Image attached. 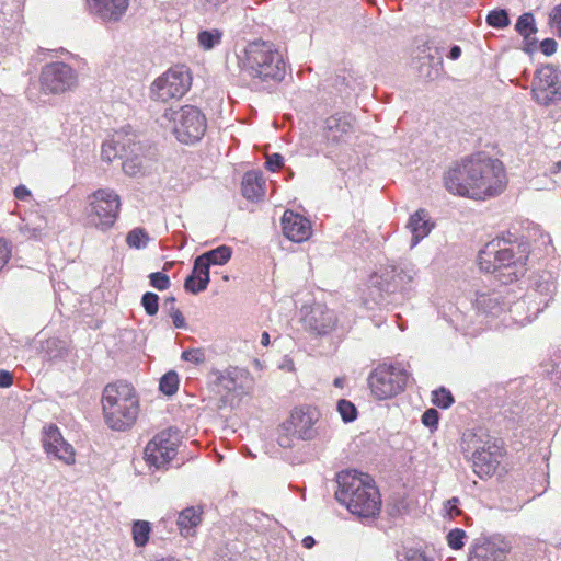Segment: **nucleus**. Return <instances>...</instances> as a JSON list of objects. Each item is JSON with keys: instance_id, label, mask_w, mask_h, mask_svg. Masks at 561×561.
<instances>
[{"instance_id": "nucleus-1", "label": "nucleus", "mask_w": 561, "mask_h": 561, "mask_svg": "<svg viewBox=\"0 0 561 561\" xmlns=\"http://www.w3.org/2000/svg\"><path fill=\"white\" fill-rule=\"evenodd\" d=\"M336 500L346 506L353 515L370 518L381 510V495L374 479L356 470H346L337 474Z\"/></svg>"}, {"instance_id": "nucleus-2", "label": "nucleus", "mask_w": 561, "mask_h": 561, "mask_svg": "<svg viewBox=\"0 0 561 561\" xmlns=\"http://www.w3.org/2000/svg\"><path fill=\"white\" fill-rule=\"evenodd\" d=\"M101 403L103 420L108 428L125 432L136 424L140 402L131 383L125 381L107 383L102 391Z\"/></svg>"}, {"instance_id": "nucleus-3", "label": "nucleus", "mask_w": 561, "mask_h": 561, "mask_svg": "<svg viewBox=\"0 0 561 561\" xmlns=\"http://www.w3.org/2000/svg\"><path fill=\"white\" fill-rule=\"evenodd\" d=\"M239 68L261 82H279L286 75V61L276 46L266 41L250 42L238 55Z\"/></svg>"}, {"instance_id": "nucleus-4", "label": "nucleus", "mask_w": 561, "mask_h": 561, "mask_svg": "<svg viewBox=\"0 0 561 561\" xmlns=\"http://www.w3.org/2000/svg\"><path fill=\"white\" fill-rule=\"evenodd\" d=\"M489 170V161L477 154L449 169L444 176L445 186L453 194L485 199L491 193V184L485 179Z\"/></svg>"}, {"instance_id": "nucleus-5", "label": "nucleus", "mask_w": 561, "mask_h": 561, "mask_svg": "<svg viewBox=\"0 0 561 561\" xmlns=\"http://www.w3.org/2000/svg\"><path fill=\"white\" fill-rule=\"evenodd\" d=\"M493 280L502 284L514 282L525 272L528 259V245L519 242L517 238L508 233V237L493 239Z\"/></svg>"}, {"instance_id": "nucleus-6", "label": "nucleus", "mask_w": 561, "mask_h": 561, "mask_svg": "<svg viewBox=\"0 0 561 561\" xmlns=\"http://www.w3.org/2000/svg\"><path fill=\"white\" fill-rule=\"evenodd\" d=\"M320 413L311 405L296 407L289 417L278 427L277 443L283 448L293 446L294 438L309 440L316 436L314 425Z\"/></svg>"}, {"instance_id": "nucleus-7", "label": "nucleus", "mask_w": 561, "mask_h": 561, "mask_svg": "<svg viewBox=\"0 0 561 561\" xmlns=\"http://www.w3.org/2000/svg\"><path fill=\"white\" fill-rule=\"evenodd\" d=\"M164 116L172 123L175 138L183 144H195L206 133L207 121L204 113L194 105H184L178 110H167Z\"/></svg>"}, {"instance_id": "nucleus-8", "label": "nucleus", "mask_w": 561, "mask_h": 561, "mask_svg": "<svg viewBox=\"0 0 561 561\" xmlns=\"http://www.w3.org/2000/svg\"><path fill=\"white\" fill-rule=\"evenodd\" d=\"M122 208L121 196L112 188H99L88 195V216L102 231L114 227Z\"/></svg>"}, {"instance_id": "nucleus-9", "label": "nucleus", "mask_w": 561, "mask_h": 561, "mask_svg": "<svg viewBox=\"0 0 561 561\" xmlns=\"http://www.w3.org/2000/svg\"><path fill=\"white\" fill-rule=\"evenodd\" d=\"M192 80L188 67L175 65L153 80L150 85V96L163 103L180 100L191 89Z\"/></svg>"}, {"instance_id": "nucleus-10", "label": "nucleus", "mask_w": 561, "mask_h": 561, "mask_svg": "<svg viewBox=\"0 0 561 561\" xmlns=\"http://www.w3.org/2000/svg\"><path fill=\"white\" fill-rule=\"evenodd\" d=\"M367 381L376 400H388L404 390L408 374L398 366L380 364L369 374Z\"/></svg>"}, {"instance_id": "nucleus-11", "label": "nucleus", "mask_w": 561, "mask_h": 561, "mask_svg": "<svg viewBox=\"0 0 561 561\" xmlns=\"http://www.w3.org/2000/svg\"><path fill=\"white\" fill-rule=\"evenodd\" d=\"M466 456H470L472 468L481 479L491 477V445L486 428L468 430L462 434L460 443Z\"/></svg>"}, {"instance_id": "nucleus-12", "label": "nucleus", "mask_w": 561, "mask_h": 561, "mask_svg": "<svg viewBox=\"0 0 561 561\" xmlns=\"http://www.w3.org/2000/svg\"><path fill=\"white\" fill-rule=\"evenodd\" d=\"M180 437L178 432L164 430L150 439L144 450V459L149 467L165 468L176 456Z\"/></svg>"}, {"instance_id": "nucleus-13", "label": "nucleus", "mask_w": 561, "mask_h": 561, "mask_svg": "<svg viewBox=\"0 0 561 561\" xmlns=\"http://www.w3.org/2000/svg\"><path fill=\"white\" fill-rule=\"evenodd\" d=\"M531 92L535 101L543 106L560 101L561 72L552 65L541 67L536 72Z\"/></svg>"}, {"instance_id": "nucleus-14", "label": "nucleus", "mask_w": 561, "mask_h": 561, "mask_svg": "<svg viewBox=\"0 0 561 561\" xmlns=\"http://www.w3.org/2000/svg\"><path fill=\"white\" fill-rule=\"evenodd\" d=\"M39 81L44 92L58 94L75 88L78 79L68 64L55 61L43 67Z\"/></svg>"}, {"instance_id": "nucleus-15", "label": "nucleus", "mask_w": 561, "mask_h": 561, "mask_svg": "<svg viewBox=\"0 0 561 561\" xmlns=\"http://www.w3.org/2000/svg\"><path fill=\"white\" fill-rule=\"evenodd\" d=\"M42 444L45 453L53 456L65 465L71 466L76 462L75 448L64 438L60 430L55 424L44 426Z\"/></svg>"}, {"instance_id": "nucleus-16", "label": "nucleus", "mask_w": 561, "mask_h": 561, "mask_svg": "<svg viewBox=\"0 0 561 561\" xmlns=\"http://www.w3.org/2000/svg\"><path fill=\"white\" fill-rule=\"evenodd\" d=\"M304 324L307 330L317 334L325 335L332 332L337 324L335 312L327 306L316 304L310 307L309 311L304 316Z\"/></svg>"}, {"instance_id": "nucleus-17", "label": "nucleus", "mask_w": 561, "mask_h": 561, "mask_svg": "<svg viewBox=\"0 0 561 561\" xmlns=\"http://www.w3.org/2000/svg\"><path fill=\"white\" fill-rule=\"evenodd\" d=\"M355 117L351 114H335L325 119L323 136L328 145H339L354 131Z\"/></svg>"}, {"instance_id": "nucleus-18", "label": "nucleus", "mask_w": 561, "mask_h": 561, "mask_svg": "<svg viewBox=\"0 0 561 561\" xmlns=\"http://www.w3.org/2000/svg\"><path fill=\"white\" fill-rule=\"evenodd\" d=\"M284 236L294 242L307 241L312 234L311 222L300 214L286 210L282 217Z\"/></svg>"}, {"instance_id": "nucleus-19", "label": "nucleus", "mask_w": 561, "mask_h": 561, "mask_svg": "<svg viewBox=\"0 0 561 561\" xmlns=\"http://www.w3.org/2000/svg\"><path fill=\"white\" fill-rule=\"evenodd\" d=\"M94 13L105 22H117L128 8V0H90Z\"/></svg>"}, {"instance_id": "nucleus-20", "label": "nucleus", "mask_w": 561, "mask_h": 561, "mask_svg": "<svg viewBox=\"0 0 561 561\" xmlns=\"http://www.w3.org/2000/svg\"><path fill=\"white\" fill-rule=\"evenodd\" d=\"M241 192L244 198L255 202L265 195V180L261 172L249 171L243 175Z\"/></svg>"}, {"instance_id": "nucleus-21", "label": "nucleus", "mask_w": 561, "mask_h": 561, "mask_svg": "<svg viewBox=\"0 0 561 561\" xmlns=\"http://www.w3.org/2000/svg\"><path fill=\"white\" fill-rule=\"evenodd\" d=\"M434 224L427 219L425 209L416 210L409 219L408 228L412 233V247L416 245L420 240L425 238L433 229Z\"/></svg>"}, {"instance_id": "nucleus-22", "label": "nucleus", "mask_w": 561, "mask_h": 561, "mask_svg": "<svg viewBox=\"0 0 561 561\" xmlns=\"http://www.w3.org/2000/svg\"><path fill=\"white\" fill-rule=\"evenodd\" d=\"M203 511L199 507L184 508L178 517V526L181 534L188 535L191 529L195 528L202 522Z\"/></svg>"}, {"instance_id": "nucleus-23", "label": "nucleus", "mask_w": 561, "mask_h": 561, "mask_svg": "<svg viewBox=\"0 0 561 561\" xmlns=\"http://www.w3.org/2000/svg\"><path fill=\"white\" fill-rule=\"evenodd\" d=\"M151 525L147 520H135L131 526L133 541L136 547H145L150 537Z\"/></svg>"}, {"instance_id": "nucleus-24", "label": "nucleus", "mask_w": 561, "mask_h": 561, "mask_svg": "<svg viewBox=\"0 0 561 561\" xmlns=\"http://www.w3.org/2000/svg\"><path fill=\"white\" fill-rule=\"evenodd\" d=\"M202 255L210 265H224L231 259L232 250L228 245H220Z\"/></svg>"}, {"instance_id": "nucleus-25", "label": "nucleus", "mask_w": 561, "mask_h": 561, "mask_svg": "<svg viewBox=\"0 0 561 561\" xmlns=\"http://www.w3.org/2000/svg\"><path fill=\"white\" fill-rule=\"evenodd\" d=\"M469 561H491V541L486 538L477 540L470 550Z\"/></svg>"}, {"instance_id": "nucleus-26", "label": "nucleus", "mask_w": 561, "mask_h": 561, "mask_svg": "<svg viewBox=\"0 0 561 561\" xmlns=\"http://www.w3.org/2000/svg\"><path fill=\"white\" fill-rule=\"evenodd\" d=\"M222 38V32L218 28H213L210 31H202L197 35L198 44L205 50H209L214 48L216 45L220 44Z\"/></svg>"}, {"instance_id": "nucleus-27", "label": "nucleus", "mask_w": 561, "mask_h": 561, "mask_svg": "<svg viewBox=\"0 0 561 561\" xmlns=\"http://www.w3.org/2000/svg\"><path fill=\"white\" fill-rule=\"evenodd\" d=\"M507 185V176L504 165L499 160H493V195L504 192Z\"/></svg>"}, {"instance_id": "nucleus-28", "label": "nucleus", "mask_w": 561, "mask_h": 561, "mask_svg": "<svg viewBox=\"0 0 561 561\" xmlns=\"http://www.w3.org/2000/svg\"><path fill=\"white\" fill-rule=\"evenodd\" d=\"M209 266L210 264L199 255L195 259L192 276L199 278L202 286L199 288H207L209 283Z\"/></svg>"}, {"instance_id": "nucleus-29", "label": "nucleus", "mask_w": 561, "mask_h": 561, "mask_svg": "<svg viewBox=\"0 0 561 561\" xmlns=\"http://www.w3.org/2000/svg\"><path fill=\"white\" fill-rule=\"evenodd\" d=\"M516 31L524 37H528L531 34L537 32V27L535 25V18L531 13H524L517 20L515 25Z\"/></svg>"}, {"instance_id": "nucleus-30", "label": "nucleus", "mask_w": 561, "mask_h": 561, "mask_svg": "<svg viewBox=\"0 0 561 561\" xmlns=\"http://www.w3.org/2000/svg\"><path fill=\"white\" fill-rule=\"evenodd\" d=\"M149 241V236L144 228H135L127 233L126 243L130 248H145Z\"/></svg>"}, {"instance_id": "nucleus-31", "label": "nucleus", "mask_w": 561, "mask_h": 561, "mask_svg": "<svg viewBox=\"0 0 561 561\" xmlns=\"http://www.w3.org/2000/svg\"><path fill=\"white\" fill-rule=\"evenodd\" d=\"M215 385L227 392H233L237 389V379L230 370L217 371Z\"/></svg>"}, {"instance_id": "nucleus-32", "label": "nucleus", "mask_w": 561, "mask_h": 561, "mask_svg": "<svg viewBox=\"0 0 561 561\" xmlns=\"http://www.w3.org/2000/svg\"><path fill=\"white\" fill-rule=\"evenodd\" d=\"M511 542L504 537L493 536V561H504L511 550Z\"/></svg>"}, {"instance_id": "nucleus-33", "label": "nucleus", "mask_w": 561, "mask_h": 561, "mask_svg": "<svg viewBox=\"0 0 561 561\" xmlns=\"http://www.w3.org/2000/svg\"><path fill=\"white\" fill-rule=\"evenodd\" d=\"M493 463L496 462L497 465H493V473H496L500 478L503 477L505 473L508 472V463L502 465V459L505 456V453L503 451L502 446L497 444V442H493Z\"/></svg>"}, {"instance_id": "nucleus-34", "label": "nucleus", "mask_w": 561, "mask_h": 561, "mask_svg": "<svg viewBox=\"0 0 561 561\" xmlns=\"http://www.w3.org/2000/svg\"><path fill=\"white\" fill-rule=\"evenodd\" d=\"M454 401L451 392L445 388H439L432 392V402L440 409L449 408Z\"/></svg>"}, {"instance_id": "nucleus-35", "label": "nucleus", "mask_w": 561, "mask_h": 561, "mask_svg": "<svg viewBox=\"0 0 561 561\" xmlns=\"http://www.w3.org/2000/svg\"><path fill=\"white\" fill-rule=\"evenodd\" d=\"M179 388V377L176 373L169 371L160 380V390L168 394H174Z\"/></svg>"}, {"instance_id": "nucleus-36", "label": "nucleus", "mask_w": 561, "mask_h": 561, "mask_svg": "<svg viewBox=\"0 0 561 561\" xmlns=\"http://www.w3.org/2000/svg\"><path fill=\"white\" fill-rule=\"evenodd\" d=\"M164 306L169 310V316L171 317L173 324L175 328H185V318L180 309L175 307V298L170 297L165 300Z\"/></svg>"}, {"instance_id": "nucleus-37", "label": "nucleus", "mask_w": 561, "mask_h": 561, "mask_svg": "<svg viewBox=\"0 0 561 561\" xmlns=\"http://www.w3.org/2000/svg\"><path fill=\"white\" fill-rule=\"evenodd\" d=\"M337 411L344 422H352L357 416L356 407L348 400L341 399L337 402Z\"/></svg>"}, {"instance_id": "nucleus-38", "label": "nucleus", "mask_w": 561, "mask_h": 561, "mask_svg": "<svg viewBox=\"0 0 561 561\" xmlns=\"http://www.w3.org/2000/svg\"><path fill=\"white\" fill-rule=\"evenodd\" d=\"M141 305L147 314L154 316L159 310V296L154 293L147 291L141 298Z\"/></svg>"}, {"instance_id": "nucleus-39", "label": "nucleus", "mask_w": 561, "mask_h": 561, "mask_svg": "<svg viewBox=\"0 0 561 561\" xmlns=\"http://www.w3.org/2000/svg\"><path fill=\"white\" fill-rule=\"evenodd\" d=\"M181 358L194 365H201L206 360V355L204 348L197 347L184 351Z\"/></svg>"}, {"instance_id": "nucleus-40", "label": "nucleus", "mask_w": 561, "mask_h": 561, "mask_svg": "<svg viewBox=\"0 0 561 561\" xmlns=\"http://www.w3.org/2000/svg\"><path fill=\"white\" fill-rule=\"evenodd\" d=\"M123 170L127 175L135 176L142 171V162L138 157L127 158L123 161Z\"/></svg>"}, {"instance_id": "nucleus-41", "label": "nucleus", "mask_w": 561, "mask_h": 561, "mask_svg": "<svg viewBox=\"0 0 561 561\" xmlns=\"http://www.w3.org/2000/svg\"><path fill=\"white\" fill-rule=\"evenodd\" d=\"M466 537L465 530L455 528L447 535V542L451 549L458 550L463 547V539Z\"/></svg>"}, {"instance_id": "nucleus-42", "label": "nucleus", "mask_w": 561, "mask_h": 561, "mask_svg": "<svg viewBox=\"0 0 561 561\" xmlns=\"http://www.w3.org/2000/svg\"><path fill=\"white\" fill-rule=\"evenodd\" d=\"M150 285L158 290H165L170 287V278L167 274L154 272L149 275Z\"/></svg>"}, {"instance_id": "nucleus-43", "label": "nucleus", "mask_w": 561, "mask_h": 561, "mask_svg": "<svg viewBox=\"0 0 561 561\" xmlns=\"http://www.w3.org/2000/svg\"><path fill=\"white\" fill-rule=\"evenodd\" d=\"M117 144H118V141H115V140L107 141V142L103 144L102 151H101V156H102L103 160L112 161L113 159H115L117 157L122 158V156L118 154V152H117V148H116Z\"/></svg>"}, {"instance_id": "nucleus-44", "label": "nucleus", "mask_w": 561, "mask_h": 561, "mask_svg": "<svg viewBox=\"0 0 561 561\" xmlns=\"http://www.w3.org/2000/svg\"><path fill=\"white\" fill-rule=\"evenodd\" d=\"M477 263L480 271L489 272L491 267V253L488 251V244L484 245L478 253Z\"/></svg>"}, {"instance_id": "nucleus-45", "label": "nucleus", "mask_w": 561, "mask_h": 561, "mask_svg": "<svg viewBox=\"0 0 561 561\" xmlns=\"http://www.w3.org/2000/svg\"><path fill=\"white\" fill-rule=\"evenodd\" d=\"M11 253L10 243L4 238H0V271L8 264Z\"/></svg>"}, {"instance_id": "nucleus-46", "label": "nucleus", "mask_w": 561, "mask_h": 561, "mask_svg": "<svg viewBox=\"0 0 561 561\" xmlns=\"http://www.w3.org/2000/svg\"><path fill=\"white\" fill-rule=\"evenodd\" d=\"M439 413L435 409H427L422 415V423L427 427H437Z\"/></svg>"}, {"instance_id": "nucleus-47", "label": "nucleus", "mask_w": 561, "mask_h": 561, "mask_svg": "<svg viewBox=\"0 0 561 561\" xmlns=\"http://www.w3.org/2000/svg\"><path fill=\"white\" fill-rule=\"evenodd\" d=\"M283 163L284 159L279 153L266 156L265 167L272 172L278 171L283 167Z\"/></svg>"}, {"instance_id": "nucleus-48", "label": "nucleus", "mask_w": 561, "mask_h": 561, "mask_svg": "<svg viewBox=\"0 0 561 561\" xmlns=\"http://www.w3.org/2000/svg\"><path fill=\"white\" fill-rule=\"evenodd\" d=\"M493 27H505L510 24L508 14L505 10H493Z\"/></svg>"}, {"instance_id": "nucleus-49", "label": "nucleus", "mask_w": 561, "mask_h": 561, "mask_svg": "<svg viewBox=\"0 0 561 561\" xmlns=\"http://www.w3.org/2000/svg\"><path fill=\"white\" fill-rule=\"evenodd\" d=\"M201 286H202V284H201L199 278H197L196 276H192V275H190L185 279V283H184L185 290L188 293H192V294H198L206 289V288H199Z\"/></svg>"}, {"instance_id": "nucleus-50", "label": "nucleus", "mask_w": 561, "mask_h": 561, "mask_svg": "<svg viewBox=\"0 0 561 561\" xmlns=\"http://www.w3.org/2000/svg\"><path fill=\"white\" fill-rule=\"evenodd\" d=\"M557 42L552 38H546L540 43V49L546 56H551L557 51Z\"/></svg>"}, {"instance_id": "nucleus-51", "label": "nucleus", "mask_w": 561, "mask_h": 561, "mask_svg": "<svg viewBox=\"0 0 561 561\" xmlns=\"http://www.w3.org/2000/svg\"><path fill=\"white\" fill-rule=\"evenodd\" d=\"M458 497H453L448 500L445 504V508L451 518L457 517L461 514V510L458 508Z\"/></svg>"}, {"instance_id": "nucleus-52", "label": "nucleus", "mask_w": 561, "mask_h": 561, "mask_svg": "<svg viewBox=\"0 0 561 561\" xmlns=\"http://www.w3.org/2000/svg\"><path fill=\"white\" fill-rule=\"evenodd\" d=\"M13 195L19 201H27L32 197L31 191L23 184H20L14 188Z\"/></svg>"}, {"instance_id": "nucleus-53", "label": "nucleus", "mask_w": 561, "mask_h": 561, "mask_svg": "<svg viewBox=\"0 0 561 561\" xmlns=\"http://www.w3.org/2000/svg\"><path fill=\"white\" fill-rule=\"evenodd\" d=\"M13 383V376L10 371L0 370V388H8Z\"/></svg>"}, {"instance_id": "nucleus-54", "label": "nucleus", "mask_w": 561, "mask_h": 561, "mask_svg": "<svg viewBox=\"0 0 561 561\" xmlns=\"http://www.w3.org/2000/svg\"><path fill=\"white\" fill-rule=\"evenodd\" d=\"M550 24L560 25L561 24V3L556 5L550 14H549Z\"/></svg>"}, {"instance_id": "nucleus-55", "label": "nucleus", "mask_w": 561, "mask_h": 561, "mask_svg": "<svg viewBox=\"0 0 561 561\" xmlns=\"http://www.w3.org/2000/svg\"><path fill=\"white\" fill-rule=\"evenodd\" d=\"M407 561H432V560L428 559L424 553H422L420 551H412L407 557Z\"/></svg>"}, {"instance_id": "nucleus-56", "label": "nucleus", "mask_w": 561, "mask_h": 561, "mask_svg": "<svg viewBox=\"0 0 561 561\" xmlns=\"http://www.w3.org/2000/svg\"><path fill=\"white\" fill-rule=\"evenodd\" d=\"M460 55H461V48L459 46H453L450 48L448 57L453 60H456L460 57Z\"/></svg>"}, {"instance_id": "nucleus-57", "label": "nucleus", "mask_w": 561, "mask_h": 561, "mask_svg": "<svg viewBox=\"0 0 561 561\" xmlns=\"http://www.w3.org/2000/svg\"><path fill=\"white\" fill-rule=\"evenodd\" d=\"M314 543H316V541H314L313 537H311V536H306L302 539V546L307 549H311L314 546Z\"/></svg>"}, {"instance_id": "nucleus-58", "label": "nucleus", "mask_w": 561, "mask_h": 561, "mask_svg": "<svg viewBox=\"0 0 561 561\" xmlns=\"http://www.w3.org/2000/svg\"><path fill=\"white\" fill-rule=\"evenodd\" d=\"M210 8H217L220 4L225 3L227 0H203Z\"/></svg>"}, {"instance_id": "nucleus-59", "label": "nucleus", "mask_w": 561, "mask_h": 561, "mask_svg": "<svg viewBox=\"0 0 561 561\" xmlns=\"http://www.w3.org/2000/svg\"><path fill=\"white\" fill-rule=\"evenodd\" d=\"M270 343H271V341H270V334L265 331V332H263V333H262V336H261V344H262L263 346H265V347H266V346H268V345H270Z\"/></svg>"}, {"instance_id": "nucleus-60", "label": "nucleus", "mask_w": 561, "mask_h": 561, "mask_svg": "<svg viewBox=\"0 0 561 561\" xmlns=\"http://www.w3.org/2000/svg\"><path fill=\"white\" fill-rule=\"evenodd\" d=\"M343 382H344L343 378H335L334 386L335 387H343Z\"/></svg>"}, {"instance_id": "nucleus-61", "label": "nucleus", "mask_w": 561, "mask_h": 561, "mask_svg": "<svg viewBox=\"0 0 561 561\" xmlns=\"http://www.w3.org/2000/svg\"><path fill=\"white\" fill-rule=\"evenodd\" d=\"M491 21H492V18H491V11H490L485 15V22H486L488 25H491Z\"/></svg>"}, {"instance_id": "nucleus-62", "label": "nucleus", "mask_w": 561, "mask_h": 561, "mask_svg": "<svg viewBox=\"0 0 561 561\" xmlns=\"http://www.w3.org/2000/svg\"><path fill=\"white\" fill-rule=\"evenodd\" d=\"M157 561H175L173 558H162Z\"/></svg>"}]
</instances>
